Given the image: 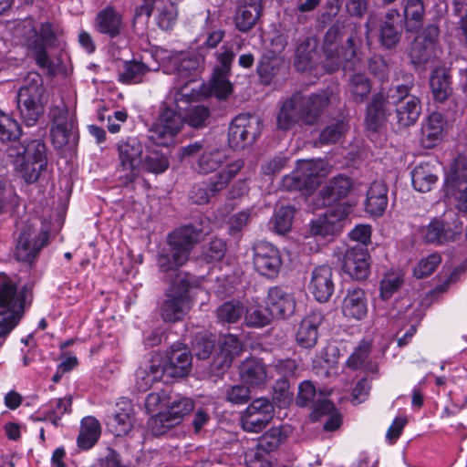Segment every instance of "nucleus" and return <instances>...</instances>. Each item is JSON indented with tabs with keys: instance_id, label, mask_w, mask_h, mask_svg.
I'll use <instances>...</instances> for the list:
<instances>
[{
	"instance_id": "3",
	"label": "nucleus",
	"mask_w": 467,
	"mask_h": 467,
	"mask_svg": "<svg viewBox=\"0 0 467 467\" xmlns=\"http://www.w3.org/2000/svg\"><path fill=\"white\" fill-rule=\"evenodd\" d=\"M361 39L355 24L337 20L324 34L321 50L323 67L327 73L339 68L353 70L361 61L359 47Z\"/></svg>"
},
{
	"instance_id": "2",
	"label": "nucleus",
	"mask_w": 467,
	"mask_h": 467,
	"mask_svg": "<svg viewBox=\"0 0 467 467\" xmlns=\"http://www.w3.org/2000/svg\"><path fill=\"white\" fill-rule=\"evenodd\" d=\"M412 84H400L380 90L373 95L367 107L366 124L368 129L376 131L386 121L394 108L396 124L400 129L414 125L421 113V103L418 97L410 93Z\"/></svg>"
},
{
	"instance_id": "60",
	"label": "nucleus",
	"mask_w": 467,
	"mask_h": 467,
	"mask_svg": "<svg viewBox=\"0 0 467 467\" xmlns=\"http://www.w3.org/2000/svg\"><path fill=\"white\" fill-rule=\"evenodd\" d=\"M171 395V392L166 389L149 394L145 401L147 410L152 412L157 410H166Z\"/></svg>"
},
{
	"instance_id": "20",
	"label": "nucleus",
	"mask_w": 467,
	"mask_h": 467,
	"mask_svg": "<svg viewBox=\"0 0 467 467\" xmlns=\"http://www.w3.org/2000/svg\"><path fill=\"white\" fill-rule=\"evenodd\" d=\"M266 306L273 317L287 318L295 312L296 301L290 293L279 286H274L268 291Z\"/></svg>"
},
{
	"instance_id": "43",
	"label": "nucleus",
	"mask_w": 467,
	"mask_h": 467,
	"mask_svg": "<svg viewBox=\"0 0 467 467\" xmlns=\"http://www.w3.org/2000/svg\"><path fill=\"white\" fill-rule=\"evenodd\" d=\"M150 68L140 61H128L124 63L123 70L119 74V80L124 84L140 83Z\"/></svg>"
},
{
	"instance_id": "30",
	"label": "nucleus",
	"mask_w": 467,
	"mask_h": 467,
	"mask_svg": "<svg viewBox=\"0 0 467 467\" xmlns=\"http://www.w3.org/2000/svg\"><path fill=\"white\" fill-rule=\"evenodd\" d=\"M352 187L350 179L347 176L332 178L320 191L323 198V205H330L333 202L346 197Z\"/></svg>"
},
{
	"instance_id": "34",
	"label": "nucleus",
	"mask_w": 467,
	"mask_h": 467,
	"mask_svg": "<svg viewBox=\"0 0 467 467\" xmlns=\"http://www.w3.org/2000/svg\"><path fill=\"white\" fill-rule=\"evenodd\" d=\"M318 44L316 36H306L304 38L296 49V57L294 66L297 71H306L311 67L313 53Z\"/></svg>"
},
{
	"instance_id": "35",
	"label": "nucleus",
	"mask_w": 467,
	"mask_h": 467,
	"mask_svg": "<svg viewBox=\"0 0 467 467\" xmlns=\"http://www.w3.org/2000/svg\"><path fill=\"white\" fill-rule=\"evenodd\" d=\"M243 160H236L230 163L224 170L221 171L214 178L211 179L207 184L213 197L224 190L229 182L235 177L238 171L244 167Z\"/></svg>"
},
{
	"instance_id": "41",
	"label": "nucleus",
	"mask_w": 467,
	"mask_h": 467,
	"mask_svg": "<svg viewBox=\"0 0 467 467\" xmlns=\"http://www.w3.org/2000/svg\"><path fill=\"white\" fill-rule=\"evenodd\" d=\"M348 91L355 102L362 103L371 91V82L365 74L355 73L349 78Z\"/></svg>"
},
{
	"instance_id": "55",
	"label": "nucleus",
	"mask_w": 467,
	"mask_h": 467,
	"mask_svg": "<svg viewBox=\"0 0 467 467\" xmlns=\"http://www.w3.org/2000/svg\"><path fill=\"white\" fill-rule=\"evenodd\" d=\"M133 420L128 412H119L109 419L108 422L111 431L116 436H122L131 430Z\"/></svg>"
},
{
	"instance_id": "5",
	"label": "nucleus",
	"mask_w": 467,
	"mask_h": 467,
	"mask_svg": "<svg viewBox=\"0 0 467 467\" xmlns=\"http://www.w3.org/2000/svg\"><path fill=\"white\" fill-rule=\"evenodd\" d=\"M331 96L332 92L328 90L309 96L295 92L283 102L276 119L278 128L287 130L297 123L315 124L330 103Z\"/></svg>"
},
{
	"instance_id": "7",
	"label": "nucleus",
	"mask_w": 467,
	"mask_h": 467,
	"mask_svg": "<svg viewBox=\"0 0 467 467\" xmlns=\"http://www.w3.org/2000/svg\"><path fill=\"white\" fill-rule=\"evenodd\" d=\"M16 98L21 119L27 126L35 125L44 114L47 102L42 77L37 72H29Z\"/></svg>"
},
{
	"instance_id": "8",
	"label": "nucleus",
	"mask_w": 467,
	"mask_h": 467,
	"mask_svg": "<svg viewBox=\"0 0 467 467\" xmlns=\"http://www.w3.org/2000/svg\"><path fill=\"white\" fill-rule=\"evenodd\" d=\"M48 233L37 227V224L30 222L26 223L19 233L15 258L17 261L31 264L37 256L40 250L47 244Z\"/></svg>"
},
{
	"instance_id": "32",
	"label": "nucleus",
	"mask_w": 467,
	"mask_h": 467,
	"mask_svg": "<svg viewBox=\"0 0 467 467\" xmlns=\"http://www.w3.org/2000/svg\"><path fill=\"white\" fill-rule=\"evenodd\" d=\"M189 309V300L175 294H166V299L161 306V317L165 322L182 320Z\"/></svg>"
},
{
	"instance_id": "10",
	"label": "nucleus",
	"mask_w": 467,
	"mask_h": 467,
	"mask_svg": "<svg viewBox=\"0 0 467 467\" xmlns=\"http://www.w3.org/2000/svg\"><path fill=\"white\" fill-rule=\"evenodd\" d=\"M119 159V171L122 183L128 185L139 175L143 146L137 138H128L118 144Z\"/></svg>"
},
{
	"instance_id": "54",
	"label": "nucleus",
	"mask_w": 467,
	"mask_h": 467,
	"mask_svg": "<svg viewBox=\"0 0 467 467\" xmlns=\"http://www.w3.org/2000/svg\"><path fill=\"white\" fill-rule=\"evenodd\" d=\"M227 73L214 72L210 81V91L219 99L227 98L233 91L232 84L226 78Z\"/></svg>"
},
{
	"instance_id": "64",
	"label": "nucleus",
	"mask_w": 467,
	"mask_h": 467,
	"mask_svg": "<svg viewBox=\"0 0 467 467\" xmlns=\"http://www.w3.org/2000/svg\"><path fill=\"white\" fill-rule=\"evenodd\" d=\"M402 283L401 278L394 274L386 275L380 282V297L388 300L398 290Z\"/></svg>"
},
{
	"instance_id": "6",
	"label": "nucleus",
	"mask_w": 467,
	"mask_h": 467,
	"mask_svg": "<svg viewBox=\"0 0 467 467\" xmlns=\"http://www.w3.org/2000/svg\"><path fill=\"white\" fill-rule=\"evenodd\" d=\"M7 155L14 160L15 170L26 183L36 182L47 169L46 145L41 140L11 146Z\"/></svg>"
},
{
	"instance_id": "57",
	"label": "nucleus",
	"mask_w": 467,
	"mask_h": 467,
	"mask_svg": "<svg viewBox=\"0 0 467 467\" xmlns=\"http://www.w3.org/2000/svg\"><path fill=\"white\" fill-rule=\"evenodd\" d=\"M245 462L248 467H271L272 456L256 446L246 452Z\"/></svg>"
},
{
	"instance_id": "24",
	"label": "nucleus",
	"mask_w": 467,
	"mask_h": 467,
	"mask_svg": "<svg viewBox=\"0 0 467 467\" xmlns=\"http://www.w3.org/2000/svg\"><path fill=\"white\" fill-rule=\"evenodd\" d=\"M239 377L249 387H262L268 379L265 364L257 358H246L239 365Z\"/></svg>"
},
{
	"instance_id": "63",
	"label": "nucleus",
	"mask_w": 467,
	"mask_h": 467,
	"mask_svg": "<svg viewBox=\"0 0 467 467\" xmlns=\"http://www.w3.org/2000/svg\"><path fill=\"white\" fill-rule=\"evenodd\" d=\"M369 72L379 79H385L389 73V66L388 62L380 55L372 56L368 62Z\"/></svg>"
},
{
	"instance_id": "36",
	"label": "nucleus",
	"mask_w": 467,
	"mask_h": 467,
	"mask_svg": "<svg viewBox=\"0 0 467 467\" xmlns=\"http://www.w3.org/2000/svg\"><path fill=\"white\" fill-rule=\"evenodd\" d=\"M403 14L406 30L418 31L422 25L425 14L423 0H406Z\"/></svg>"
},
{
	"instance_id": "47",
	"label": "nucleus",
	"mask_w": 467,
	"mask_h": 467,
	"mask_svg": "<svg viewBox=\"0 0 467 467\" xmlns=\"http://www.w3.org/2000/svg\"><path fill=\"white\" fill-rule=\"evenodd\" d=\"M435 53V48L423 42L421 38L413 40L410 49V57L414 65L425 64L430 61Z\"/></svg>"
},
{
	"instance_id": "39",
	"label": "nucleus",
	"mask_w": 467,
	"mask_h": 467,
	"mask_svg": "<svg viewBox=\"0 0 467 467\" xmlns=\"http://www.w3.org/2000/svg\"><path fill=\"white\" fill-rule=\"evenodd\" d=\"M194 408L193 401L179 394L171 393L167 410H163L171 419L178 418V424L182 418L189 414Z\"/></svg>"
},
{
	"instance_id": "51",
	"label": "nucleus",
	"mask_w": 467,
	"mask_h": 467,
	"mask_svg": "<svg viewBox=\"0 0 467 467\" xmlns=\"http://www.w3.org/2000/svg\"><path fill=\"white\" fill-rule=\"evenodd\" d=\"M295 209L291 206L281 207L272 219L273 229L279 234L287 233L292 226Z\"/></svg>"
},
{
	"instance_id": "48",
	"label": "nucleus",
	"mask_w": 467,
	"mask_h": 467,
	"mask_svg": "<svg viewBox=\"0 0 467 467\" xmlns=\"http://www.w3.org/2000/svg\"><path fill=\"white\" fill-rule=\"evenodd\" d=\"M286 439L281 427H274L265 432L258 441L257 447L267 452L275 451Z\"/></svg>"
},
{
	"instance_id": "29",
	"label": "nucleus",
	"mask_w": 467,
	"mask_h": 467,
	"mask_svg": "<svg viewBox=\"0 0 467 467\" xmlns=\"http://www.w3.org/2000/svg\"><path fill=\"white\" fill-rule=\"evenodd\" d=\"M387 192L388 188L383 182H374L367 193L366 211L371 215H382L388 205Z\"/></svg>"
},
{
	"instance_id": "37",
	"label": "nucleus",
	"mask_w": 467,
	"mask_h": 467,
	"mask_svg": "<svg viewBox=\"0 0 467 467\" xmlns=\"http://www.w3.org/2000/svg\"><path fill=\"white\" fill-rule=\"evenodd\" d=\"M430 86L433 99L438 102L447 100L452 92L450 76L444 69L438 68L432 72Z\"/></svg>"
},
{
	"instance_id": "33",
	"label": "nucleus",
	"mask_w": 467,
	"mask_h": 467,
	"mask_svg": "<svg viewBox=\"0 0 467 467\" xmlns=\"http://www.w3.org/2000/svg\"><path fill=\"white\" fill-rule=\"evenodd\" d=\"M327 162L321 159L300 161L297 164V168L310 190L318 185L320 176L327 173Z\"/></svg>"
},
{
	"instance_id": "61",
	"label": "nucleus",
	"mask_w": 467,
	"mask_h": 467,
	"mask_svg": "<svg viewBox=\"0 0 467 467\" xmlns=\"http://www.w3.org/2000/svg\"><path fill=\"white\" fill-rule=\"evenodd\" d=\"M225 399L233 404H244L250 399L249 388L243 384L229 386L225 389Z\"/></svg>"
},
{
	"instance_id": "23",
	"label": "nucleus",
	"mask_w": 467,
	"mask_h": 467,
	"mask_svg": "<svg viewBox=\"0 0 467 467\" xmlns=\"http://www.w3.org/2000/svg\"><path fill=\"white\" fill-rule=\"evenodd\" d=\"M322 322L323 316L317 311H313L305 317L296 331V343L305 348H313L317 342L318 327Z\"/></svg>"
},
{
	"instance_id": "1",
	"label": "nucleus",
	"mask_w": 467,
	"mask_h": 467,
	"mask_svg": "<svg viewBox=\"0 0 467 467\" xmlns=\"http://www.w3.org/2000/svg\"><path fill=\"white\" fill-rule=\"evenodd\" d=\"M208 232V228L186 225L168 236V246L161 251L157 258L160 272L164 275L165 280L171 283L168 293L189 300L188 275L179 271V268L188 261L192 247Z\"/></svg>"
},
{
	"instance_id": "25",
	"label": "nucleus",
	"mask_w": 467,
	"mask_h": 467,
	"mask_svg": "<svg viewBox=\"0 0 467 467\" xmlns=\"http://www.w3.org/2000/svg\"><path fill=\"white\" fill-rule=\"evenodd\" d=\"M17 30L23 34L27 45L51 46L56 38L55 33L49 23L41 25L39 30L36 28L32 19H26L18 25Z\"/></svg>"
},
{
	"instance_id": "17",
	"label": "nucleus",
	"mask_w": 467,
	"mask_h": 467,
	"mask_svg": "<svg viewBox=\"0 0 467 467\" xmlns=\"http://www.w3.org/2000/svg\"><path fill=\"white\" fill-rule=\"evenodd\" d=\"M29 295L26 286L18 289L16 284L5 275H0V307L23 316Z\"/></svg>"
},
{
	"instance_id": "62",
	"label": "nucleus",
	"mask_w": 467,
	"mask_h": 467,
	"mask_svg": "<svg viewBox=\"0 0 467 467\" xmlns=\"http://www.w3.org/2000/svg\"><path fill=\"white\" fill-rule=\"evenodd\" d=\"M176 71L182 76H189L199 67V61L196 57L189 54H182L172 61Z\"/></svg>"
},
{
	"instance_id": "18",
	"label": "nucleus",
	"mask_w": 467,
	"mask_h": 467,
	"mask_svg": "<svg viewBox=\"0 0 467 467\" xmlns=\"http://www.w3.org/2000/svg\"><path fill=\"white\" fill-rule=\"evenodd\" d=\"M192 359V355L186 347L172 346L166 353L161 369L164 375L170 378H182L189 374Z\"/></svg>"
},
{
	"instance_id": "26",
	"label": "nucleus",
	"mask_w": 467,
	"mask_h": 467,
	"mask_svg": "<svg viewBox=\"0 0 467 467\" xmlns=\"http://www.w3.org/2000/svg\"><path fill=\"white\" fill-rule=\"evenodd\" d=\"M261 11V0H243L234 15L236 28L242 32L249 31L258 21Z\"/></svg>"
},
{
	"instance_id": "16",
	"label": "nucleus",
	"mask_w": 467,
	"mask_h": 467,
	"mask_svg": "<svg viewBox=\"0 0 467 467\" xmlns=\"http://www.w3.org/2000/svg\"><path fill=\"white\" fill-rule=\"evenodd\" d=\"M343 271L354 280H365L370 272V256L362 245L348 247L343 256Z\"/></svg>"
},
{
	"instance_id": "59",
	"label": "nucleus",
	"mask_w": 467,
	"mask_h": 467,
	"mask_svg": "<svg viewBox=\"0 0 467 467\" xmlns=\"http://www.w3.org/2000/svg\"><path fill=\"white\" fill-rule=\"evenodd\" d=\"M156 11L158 12V26L163 30L171 28L177 17L175 6L171 3L163 5V2L161 0V9Z\"/></svg>"
},
{
	"instance_id": "31",
	"label": "nucleus",
	"mask_w": 467,
	"mask_h": 467,
	"mask_svg": "<svg viewBox=\"0 0 467 467\" xmlns=\"http://www.w3.org/2000/svg\"><path fill=\"white\" fill-rule=\"evenodd\" d=\"M96 26L99 32L110 37L119 36L123 28L122 18L113 7L108 6L97 16Z\"/></svg>"
},
{
	"instance_id": "49",
	"label": "nucleus",
	"mask_w": 467,
	"mask_h": 467,
	"mask_svg": "<svg viewBox=\"0 0 467 467\" xmlns=\"http://www.w3.org/2000/svg\"><path fill=\"white\" fill-rule=\"evenodd\" d=\"M142 168L152 173H162L169 167L167 157L159 150H149L143 161Z\"/></svg>"
},
{
	"instance_id": "9",
	"label": "nucleus",
	"mask_w": 467,
	"mask_h": 467,
	"mask_svg": "<svg viewBox=\"0 0 467 467\" xmlns=\"http://www.w3.org/2000/svg\"><path fill=\"white\" fill-rule=\"evenodd\" d=\"M262 130V121L254 115L240 114L236 116L228 131V142L231 148L241 150L254 142Z\"/></svg>"
},
{
	"instance_id": "14",
	"label": "nucleus",
	"mask_w": 467,
	"mask_h": 467,
	"mask_svg": "<svg viewBox=\"0 0 467 467\" xmlns=\"http://www.w3.org/2000/svg\"><path fill=\"white\" fill-rule=\"evenodd\" d=\"M275 414L273 403L265 398L254 400L243 412L241 425L244 431L258 433L272 420Z\"/></svg>"
},
{
	"instance_id": "22",
	"label": "nucleus",
	"mask_w": 467,
	"mask_h": 467,
	"mask_svg": "<svg viewBox=\"0 0 467 467\" xmlns=\"http://www.w3.org/2000/svg\"><path fill=\"white\" fill-rule=\"evenodd\" d=\"M163 375L161 361L158 355L142 360L135 372L137 389L141 392L147 391L153 383L160 381Z\"/></svg>"
},
{
	"instance_id": "15",
	"label": "nucleus",
	"mask_w": 467,
	"mask_h": 467,
	"mask_svg": "<svg viewBox=\"0 0 467 467\" xmlns=\"http://www.w3.org/2000/svg\"><path fill=\"white\" fill-rule=\"evenodd\" d=\"M282 265L279 251L270 243L258 242L254 247V265L268 278L277 276Z\"/></svg>"
},
{
	"instance_id": "46",
	"label": "nucleus",
	"mask_w": 467,
	"mask_h": 467,
	"mask_svg": "<svg viewBox=\"0 0 467 467\" xmlns=\"http://www.w3.org/2000/svg\"><path fill=\"white\" fill-rule=\"evenodd\" d=\"M283 66L284 63L280 58L275 57L264 56L259 61L257 73L262 81L265 84H268L272 78L279 73Z\"/></svg>"
},
{
	"instance_id": "13",
	"label": "nucleus",
	"mask_w": 467,
	"mask_h": 467,
	"mask_svg": "<svg viewBox=\"0 0 467 467\" xmlns=\"http://www.w3.org/2000/svg\"><path fill=\"white\" fill-rule=\"evenodd\" d=\"M350 212L351 207L345 204L327 210L323 216L312 221L309 229L311 235L333 239L342 231Z\"/></svg>"
},
{
	"instance_id": "45",
	"label": "nucleus",
	"mask_w": 467,
	"mask_h": 467,
	"mask_svg": "<svg viewBox=\"0 0 467 467\" xmlns=\"http://www.w3.org/2000/svg\"><path fill=\"white\" fill-rule=\"evenodd\" d=\"M22 130L17 121L0 110V141L11 142L18 140Z\"/></svg>"
},
{
	"instance_id": "21",
	"label": "nucleus",
	"mask_w": 467,
	"mask_h": 467,
	"mask_svg": "<svg viewBox=\"0 0 467 467\" xmlns=\"http://www.w3.org/2000/svg\"><path fill=\"white\" fill-rule=\"evenodd\" d=\"M462 232V223H454L453 227H446L439 220H432L421 229V237L428 244H443L453 242Z\"/></svg>"
},
{
	"instance_id": "19",
	"label": "nucleus",
	"mask_w": 467,
	"mask_h": 467,
	"mask_svg": "<svg viewBox=\"0 0 467 467\" xmlns=\"http://www.w3.org/2000/svg\"><path fill=\"white\" fill-rule=\"evenodd\" d=\"M332 268L327 265L314 268L311 274L308 289L319 302H327L334 292Z\"/></svg>"
},
{
	"instance_id": "40",
	"label": "nucleus",
	"mask_w": 467,
	"mask_h": 467,
	"mask_svg": "<svg viewBox=\"0 0 467 467\" xmlns=\"http://www.w3.org/2000/svg\"><path fill=\"white\" fill-rule=\"evenodd\" d=\"M100 435L99 422L93 417L83 419L81 431L78 438V445L84 449L91 448Z\"/></svg>"
},
{
	"instance_id": "12",
	"label": "nucleus",
	"mask_w": 467,
	"mask_h": 467,
	"mask_svg": "<svg viewBox=\"0 0 467 467\" xmlns=\"http://www.w3.org/2000/svg\"><path fill=\"white\" fill-rule=\"evenodd\" d=\"M446 194L456 202L459 211L467 212V151L452 164L445 183Z\"/></svg>"
},
{
	"instance_id": "52",
	"label": "nucleus",
	"mask_w": 467,
	"mask_h": 467,
	"mask_svg": "<svg viewBox=\"0 0 467 467\" xmlns=\"http://www.w3.org/2000/svg\"><path fill=\"white\" fill-rule=\"evenodd\" d=\"M400 39V32L398 25H390L388 22H381L379 26V41L381 46L387 49H393Z\"/></svg>"
},
{
	"instance_id": "38",
	"label": "nucleus",
	"mask_w": 467,
	"mask_h": 467,
	"mask_svg": "<svg viewBox=\"0 0 467 467\" xmlns=\"http://www.w3.org/2000/svg\"><path fill=\"white\" fill-rule=\"evenodd\" d=\"M411 178L415 190L421 192H430L437 182V176L429 163L416 166L411 172Z\"/></svg>"
},
{
	"instance_id": "4",
	"label": "nucleus",
	"mask_w": 467,
	"mask_h": 467,
	"mask_svg": "<svg viewBox=\"0 0 467 467\" xmlns=\"http://www.w3.org/2000/svg\"><path fill=\"white\" fill-rule=\"evenodd\" d=\"M210 110L206 106L196 105L189 109L186 117L173 109L168 101L162 103L158 119L149 130L148 139L153 144L168 147L175 142V138L183 127L184 121L198 129L206 125Z\"/></svg>"
},
{
	"instance_id": "27",
	"label": "nucleus",
	"mask_w": 467,
	"mask_h": 467,
	"mask_svg": "<svg viewBox=\"0 0 467 467\" xmlns=\"http://www.w3.org/2000/svg\"><path fill=\"white\" fill-rule=\"evenodd\" d=\"M342 312L345 317L354 319H362L368 312L367 298L361 288L348 289L342 304Z\"/></svg>"
},
{
	"instance_id": "11",
	"label": "nucleus",
	"mask_w": 467,
	"mask_h": 467,
	"mask_svg": "<svg viewBox=\"0 0 467 467\" xmlns=\"http://www.w3.org/2000/svg\"><path fill=\"white\" fill-rule=\"evenodd\" d=\"M51 122L50 134L52 142L56 148H63L67 144L75 143L74 118L69 113L67 106L60 101L53 105L49 110Z\"/></svg>"
},
{
	"instance_id": "50",
	"label": "nucleus",
	"mask_w": 467,
	"mask_h": 467,
	"mask_svg": "<svg viewBox=\"0 0 467 467\" xmlns=\"http://www.w3.org/2000/svg\"><path fill=\"white\" fill-rule=\"evenodd\" d=\"M274 317L271 313L259 306H250L245 310V324L251 327H264L269 325Z\"/></svg>"
},
{
	"instance_id": "58",
	"label": "nucleus",
	"mask_w": 467,
	"mask_h": 467,
	"mask_svg": "<svg viewBox=\"0 0 467 467\" xmlns=\"http://www.w3.org/2000/svg\"><path fill=\"white\" fill-rule=\"evenodd\" d=\"M215 341L206 335H197L192 342V350L199 359H206L214 349Z\"/></svg>"
},
{
	"instance_id": "42",
	"label": "nucleus",
	"mask_w": 467,
	"mask_h": 467,
	"mask_svg": "<svg viewBox=\"0 0 467 467\" xmlns=\"http://www.w3.org/2000/svg\"><path fill=\"white\" fill-rule=\"evenodd\" d=\"M226 161V154L220 149H213L202 152L198 160V171L210 173L217 170Z\"/></svg>"
},
{
	"instance_id": "56",
	"label": "nucleus",
	"mask_w": 467,
	"mask_h": 467,
	"mask_svg": "<svg viewBox=\"0 0 467 467\" xmlns=\"http://www.w3.org/2000/svg\"><path fill=\"white\" fill-rule=\"evenodd\" d=\"M441 262V255L437 253H433L419 262L414 268L413 274L417 278H424L431 275Z\"/></svg>"
},
{
	"instance_id": "53",
	"label": "nucleus",
	"mask_w": 467,
	"mask_h": 467,
	"mask_svg": "<svg viewBox=\"0 0 467 467\" xmlns=\"http://www.w3.org/2000/svg\"><path fill=\"white\" fill-rule=\"evenodd\" d=\"M167 416L163 410H160L155 416L150 418L148 424L153 435L161 436L169 429L178 425V418L171 419Z\"/></svg>"
},
{
	"instance_id": "28",
	"label": "nucleus",
	"mask_w": 467,
	"mask_h": 467,
	"mask_svg": "<svg viewBox=\"0 0 467 467\" xmlns=\"http://www.w3.org/2000/svg\"><path fill=\"white\" fill-rule=\"evenodd\" d=\"M445 126V120L439 112L431 113L421 127L420 142L424 148L434 147L441 140Z\"/></svg>"
},
{
	"instance_id": "44",
	"label": "nucleus",
	"mask_w": 467,
	"mask_h": 467,
	"mask_svg": "<svg viewBox=\"0 0 467 467\" xmlns=\"http://www.w3.org/2000/svg\"><path fill=\"white\" fill-rule=\"evenodd\" d=\"M244 306L239 301H227L222 304L216 310V315L222 323H236L244 315Z\"/></svg>"
}]
</instances>
